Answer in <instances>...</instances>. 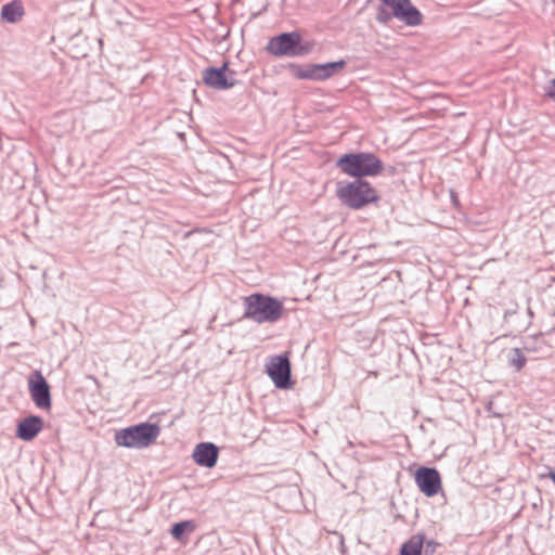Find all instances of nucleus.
<instances>
[{
  "mask_svg": "<svg viewBox=\"0 0 555 555\" xmlns=\"http://www.w3.org/2000/svg\"><path fill=\"white\" fill-rule=\"evenodd\" d=\"M528 313H529V315H530V317H532V315H533V313H532V311H531V309H530V308H528Z\"/></svg>",
  "mask_w": 555,
  "mask_h": 555,
  "instance_id": "23",
  "label": "nucleus"
},
{
  "mask_svg": "<svg viewBox=\"0 0 555 555\" xmlns=\"http://www.w3.org/2000/svg\"><path fill=\"white\" fill-rule=\"evenodd\" d=\"M244 319L251 320L258 324L274 323L281 319L284 306L276 298L253 294L244 298Z\"/></svg>",
  "mask_w": 555,
  "mask_h": 555,
  "instance_id": "1",
  "label": "nucleus"
},
{
  "mask_svg": "<svg viewBox=\"0 0 555 555\" xmlns=\"http://www.w3.org/2000/svg\"><path fill=\"white\" fill-rule=\"evenodd\" d=\"M42 427L43 421L40 416L29 415L18 423L16 436L24 441H30L41 431Z\"/></svg>",
  "mask_w": 555,
  "mask_h": 555,
  "instance_id": "12",
  "label": "nucleus"
},
{
  "mask_svg": "<svg viewBox=\"0 0 555 555\" xmlns=\"http://www.w3.org/2000/svg\"><path fill=\"white\" fill-rule=\"evenodd\" d=\"M28 390L35 405L42 410L51 408L50 386L40 371H34L28 379Z\"/></svg>",
  "mask_w": 555,
  "mask_h": 555,
  "instance_id": "8",
  "label": "nucleus"
},
{
  "mask_svg": "<svg viewBox=\"0 0 555 555\" xmlns=\"http://www.w3.org/2000/svg\"><path fill=\"white\" fill-rule=\"evenodd\" d=\"M437 546V543L434 541H428L425 545V554L428 555L429 553L435 552V548Z\"/></svg>",
  "mask_w": 555,
  "mask_h": 555,
  "instance_id": "20",
  "label": "nucleus"
},
{
  "mask_svg": "<svg viewBox=\"0 0 555 555\" xmlns=\"http://www.w3.org/2000/svg\"><path fill=\"white\" fill-rule=\"evenodd\" d=\"M451 199H452L453 205H455V206L459 205V199L453 191H451Z\"/></svg>",
  "mask_w": 555,
  "mask_h": 555,
  "instance_id": "21",
  "label": "nucleus"
},
{
  "mask_svg": "<svg viewBox=\"0 0 555 555\" xmlns=\"http://www.w3.org/2000/svg\"><path fill=\"white\" fill-rule=\"evenodd\" d=\"M336 194L343 204L352 209H360L367 204L378 201L376 190L373 189L367 181L362 179H356L345 185L339 183Z\"/></svg>",
  "mask_w": 555,
  "mask_h": 555,
  "instance_id": "4",
  "label": "nucleus"
},
{
  "mask_svg": "<svg viewBox=\"0 0 555 555\" xmlns=\"http://www.w3.org/2000/svg\"><path fill=\"white\" fill-rule=\"evenodd\" d=\"M548 477L551 478V480H552V481L554 482V485H555V470L550 472Z\"/></svg>",
  "mask_w": 555,
  "mask_h": 555,
  "instance_id": "22",
  "label": "nucleus"
},
{
  "mask_svg": "<svg viewBox=\"0 0 555 555\" xmlns=\"http://www.w3.org/2000/svg\"><path fill=\"white\" fill-rule=\"evenodd\" d=\"M345 66L346 62L344 60L318 64L319 81L326 80L335 76L337 73L343 70Z\"/></svg>",
  "mask_w": 555,
  "mask_h": 555,
  "instance_id": "15",
  "label": "nucleus"
},
{
  "mask_svg": "<svg viewBox=\"0 0 555 555\" xmlns=\"http://www.w3.org/2000/svg\"><path fill=\"white\" fill-rule=\"evenodd\" d=\"M425 535L417 533L404 542L400 550V555H422Z\"/></svg>",
  "mask_w": 555,
  "mask_h": 555,
  "instance_id": "14",
  "label": "nucleus"
},
{
  "mask_svg": "<svg viewBox=\"0 0 555 555\" xmlns=\"http://www.w3.org/2000/svg\"><path fill=\"white\" fill-rule=\"evenodd\" d=\"M301 37L298 33H282L269 40L267 51L274 56H298L304 54L300 46Z\"/></svg>",
  "mask_w": 555,
  "mask_h": 555,
  "instance_id": "6",
  "label": "nucleus"
},
{
  "mask_svg": "<svg viewBox=\"0 0 555 555\" xmlns=\"http://www.w3.org/2000/svg\"><path fill=\"white\" fill-rule=\"evenodd\" d=\"M293 74L298 79H310L319 81L318 64L293 66Z\"/></svg>",
  "mask_w": 555,
  "mask_h": 555,
  "instance_id": "16",
  "label": "nucleus"
},
{
  "mask_svg": "<svg viewBox=\"0 0 555 555\" xmlns=\"http://www.w3.org/2000/svg\"><path fill=\"white\" fill-rule=\"evenodd\" d=\"M336 166L341 172L357 179L374 177L382 172L383 163L373 153H349L338 158Z\"/></svg>",
  "mask_w": 555,
  "mask_h": 555,
  "instance_id": "3",
  "label": "nucleus"
},
{
  "mask_svg": "<svg viewBox=\"0 0 555 555\" xmlns=\"http://www.w3.org/2000/svg\"><path fill=\"white\" fill-rule=\"evenodd\" d=\"M507 358L509 366L514 367L517 372H519L526 365L527 362L525 354L519 348L511 349Z\"/></svg>",
  "mask_w": 555,
  "mask_h": 555,
  "instance_id": "17",
  "label": "nucleus"
},
{
  "mask_svg": "<svg viewBox=\"0 0 555 555\" xmlns=\"http://www.w3.org/2000/svg\"><path fill=\"white\" fill-rule=\"evenodd\" d=\"M380 4L376 11V21L380 24H388L392 18L398 20L406 26H418L422 24L423 15L415 8L411 0H379Z\"/></svg>",
  "mask_w": 555,
  "mask_h": 555,
  "instance_id": "2",
  "label": "nucleus"
},
{
  "mask_svg": "<svg viewBox=\"0 0 555 555\" xmlns=\"http://www.w3.org/2000/svg\"><path fill=\"white\" fill-rule=\"evenodd\" d=\"M545 94L555 101V78L552 79L548 85L545 87Z\"/></svg>",
  "mask_w": 555,
  "mask_h": 555,
  "instance_id": "19",
  "label": "nucleus"
},
{
  "mask_svg": "<svg viewBox=\"0 0 555 555\" xmlns=\"http://www.w3.org/2000/svg\"><path fill=\"white\" fill-rule=\"evenodd\" d=\"M159 434L157 424L141 423L116 431L115 441L125 448L142 449L152 444Z\"/></svg>",
  "mask_w": 555,
  "mask_h": 555,
  "instance_id": "5",
  "label": "nucleus"
},
{
  "mask_svg": "<svg viewBox=\"0 0 555 555\" xmlns=\"http://www.w3.org/2000/svg\"><path fill=\"white\" fill-rule=\"evenodd\" d=\"M512 312L511 311H506L505 312V318H507V315H509Z\"/></svg>",
  "mask_w": 555,
  "mask_h": 555,
  "instance_id": "24",
  "label": "nucleus"
},
{
  "mask_svg": "<svg viewBox=\"0 0 555 555\" xmlns=\"http://www.w3.org/2000/svg\"><path fill=\"white\" fill-rule=\"evenodd\" d=\"M415 482L426 496L436 495L441 489V478L436 468L421 467L415 473Z\"/></svg>",
  "mask_w": 555,
  "mask_h": 555,
  "instance_id": "10",
  "label": "nucleus"
},
{
  "mask_svg": "<svg viewBox=\"0 0 555 555\" xmlns=\"http://www.w3.org/2000/svg\"><path fill=\"white\" fill-rule=\"evenodd\" d=\"M236 73L224 62L221 67H208L203 70V81L216 90H227L237 83Z\"/></svg>",
  "mask_w": 555,
  "mask_h": 555,
  "instance_id": "7",
  "label": "nucleus"
},
{
  "mask_svg": "<svg viewBox=\"0 0 555 555\" xmlns=\"http://www.w3.org/2000/svg\"><path fill=\"white\" fill-rule=\"evenodd\" d=\"M23 15V5L17 0L4 4L1 9V17L8 23H16Z\"/></svg>",
  "mask_w": 555,
  "mask_h": 555,
  "instance_id": "13",
  "label": "nucleus"
},
{
  "mask_svg": "<svg viewBox=\"0 0 555 555\" xmlns=\"http://www.w3.org/2000/svg\"><path fill=\"white\" fill-rule=\"evenodd\" d=\"M219 455V449L212 442H201L198 443L193 452V460L199 466L212 468Z\"/></svg>",
  "mask_w": 555,
  "mask_h": 555,
  "instance_id": "11",
  "label": "nucleus"
},
{
  "mask_svg": "<svg viewBox=\"0 0 555 555\" xmlns=\"http://www.w3.org/2000/svg\"><path fill=\"white\" fill-rule=\"evenodd\" d=\"M195 528L193 521L184 520L176 522L171 528V534L176 540H181L185 531H193Z\"/></svg>",
  "mask_w": 555,
  "mask_h": 555,
  "instance_id": "18",
  "label": "nucleus"
},
{
  "mask_svg": "<svg viewBox=\"0 0 555 555\" xmlns=\"http://www.w3.org/2000/svg\"><path fill=\"white\" fill-rule=\"evenodd\" d=\"M267 372L278 388H291V362L287 356L281 354L272 357L270 363L267 365Z\"/></svg>",
  "mask_w": 555,
  "mask_h": 555,
  "instance_id": "9",
  "label": "nucleus"
}]
</instances>
